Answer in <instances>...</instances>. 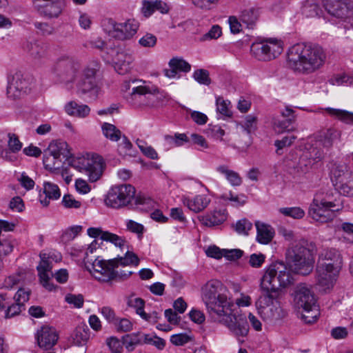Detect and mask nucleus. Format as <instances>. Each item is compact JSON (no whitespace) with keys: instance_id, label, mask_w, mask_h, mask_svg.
I'll return each instance as SVG.
<instances>
[{"instance_id":"1","label":"nucleus","mask_w":353,"mask_h":353,"mask_svg":"<svg viewBox=\"0 0 353 353\" xmlns=\"http://www.w3.org/2000/svg\"><path fill=\"white\" fill-rule=\"evenodd\" d=\"M325 59L323 49L313 43H296L288 52L289 67L303 74H310L319 70L324 65Z\"/></svg>"},{"instance_id":"2","label":"nucleus","mask_w":353,"mask_h":353,"mask_svg":"<svg viewBox=\"0 0 353 353\" xmlns=\"http://www.w3.org/2000/svg\"><path fill=\"white\" fill-rule=\"evenodd\" d=\"M316 251V244L305 240L289 248L286 258L290 269L296 274L308 275L314 268Z\"/></svg>"},{"instance_id":"3","label":"nucleus","mask_w":353,"mask_h":353,"mask_svg":"<svg viewBox=\"0 0 353 353\" xmlns=\"http://www.w3.org/2000/svg\"><path fill=\"white\" fill-rule=\"evenodd\" d=\"M292 276L282 262L272 263L261 279L262 294L279 296V290L292 282Z\"/></svg>"},{"instance_id":"4","label":"nucleus","mask_w":353,"mask_h":353,"mask_svg":"<svg viewBox=\"0 0 353 353\" xmlns=\"http://www.w3.org/2000/svg\"><path fill=\"white\" fill-rule=\"evenodd\" d=\"M221 287V283L219 281L212 280L202 288V299L211 315L221 314L223 310L225 312H230L228 306L232 301L227 296L219 293Z\"/></svg>"},{"instance_id":"5","label":"nucleus","mask_w":353,"mask_h":353,"mask_svg":"<svg viewBox=\"0 0 353 353\" xmlns=\"http://www.w3.org/2000/svg\"><path fill=\"white\" fill-rule=\"evenodd\" d=\"M136 190L130 184H121L112 186L105 199V205L114 209H120L128 206L133 199L136 205L145 203V198L135 197Z\"/></svg>"},{"instance_id":"6","label":"nucleus","mask_w":353,"mask_h":353,"mask_svg":"<svg viewBox=\"0 0 353 353\" xmlns=\"http://www.w3.org/2000/svg\"><path fill=\"white\" fill-rule=\"evenodd\" d=\"M228 309L230 312H221V314L216 315L219 322L225 325L236 338L247 336L249 325L246 316L240 313L239 308L232 302L229 304Z\"/></svg>"},{"instance_id":"7","label":"nucleus","mask_w":353,"mask_h":353,"mask_svg":"<svg viewBox=\"0 0 353 353\" xmlns=\"http://www.w3.org/2000/svg\"><path fill=\"white\" fill-rule=\"evenodd\" d=\"M277 298L278 296L261 294L256 302L259 313L265 320L276 322L287 316V312L281 306Z\"/></svg>"},{"instance_id":"8","label":"nucleus","mask_w":353,"mask_h":353,"mask_svg":"<svg viewBox=\"0 0 353 353\" xmlns=\"http://www.w3.org/2000/svg\"><path fill=\"white\" fill-rule=\"evenodd\" d=\"M70 165L77 170L85 173L90 182L97 181L102 175L103 160L99 156L74 157Z\"/></svg>"},{"instance_id":"9","label":"nucleus","mask_w":353,"mask_h":353,"mask_svg":"<svg viewBox=\"0 0 353 353\" xmlns=\"http://www.w3.org/2000/svg\"><path fill=\"white\" fill-rule=\"evenodd\" d=\"M283 50V43L273 38L256 41L250 47L252 56L262 61L276 59L282 53Z\"/></svg>"},{"instance_id":"10","label":"nucleus","mask_w":353,"mask_h":353,"mask_svg":"<svg viewBox=\"0 0 353 353\" xmlns=\"http://www.w3.org/2000/svg\"><path fill=\"white\" fill-rule=\"evenodd\" d=\"M336 205L332 201H327L323 197V193L315 194L309 208L310 216L316 221L327 223L334 217V212L339 208H335Z\"/></svg>"},{"instance_id":"11","label":"nucleus","mask_w":353,"mask_h":353,"mask_svg":"<svg viewBox=\"0 0 353 353\" xmlns=\"http://www.w3.org/2000/svg\"><path fill=\"white\" fill-rule=\"evenodd\" d=\"M102 26L110 37L121 41L131 39L139 28V23L134 19L117 23L112 19H105L103 21Z\"/></svg>"},{"instance_id":"12","label":"nucleus","mask_w":353,"mask_h":353,"mask_svg":"<svg viewBox=\"0 0 353 353\" xmlns=\"http://www.w3.org/2000/svg\"><path fill=\"white\" fill-rule=\"evenodd\" d=\"M80 69V63L73 57L67 55L59 57L52 67V72L61 82L74 81Z\"/></svg>"},{"instance_id":"13","label":"nucleus","mask_w":353,"mask_h":353,"mask_svg":"<svg viewBox=\"0 0 353 353\" xmlns=\"http://www.w3.org/2000/svg\"><path fill=\"white\" fill-rule=\"evenodd\" d=\"M132 91L125 95L126 100L134 105H153V101L144 103V99H150L159 92V88L155 85H145V82L139 79H131Z\"/></svg>"},{"instance_id":"14","label":"nucleus","mask_w":353,"mask_h":353,"mask_svg":"<svg viewBox=\"0 0 353 353\" xmlns=\"http://www.w3.org/2000/svg\"><path fill=\"white\" fill-rule=\"evenodd\" d=\"M70 155L68 145L65 141H52L48 145L43 158L44 167L47 170L58 169L61 163V157L68 158Z\"/></svg>"},{"instance_id":"15","label":"nucleus","mask_w":353,"mask_h":353,"mask_svg":"<svg viewBox=\"0 0 353 353\" xmlns=\"http://www.w3.org/2000/svg\"><path fill=\"white\" fill-rule=\"evenodd\" d=\"M98 69V63H94L93 67L89 65L83 70L82 77L77 83L79 94H88L90 99L92 100L97 98L99 88L97 84L96 73Z\"/></svg>"},{"instance_id":"16","label":"nucleus","mask_w":353,"mask_h":353,"mask_svg":"<svg viewBox=\"0 0 353 353\" xmlns=\"http://www.w3.org/2000/svg\"><path fill=\"white\" fill-rule=\"evenodd\" d=\"M107 54L110 57H107L114 65L115 70L119 74H125L132 68L134 58L132 55L120 48H111L108 49Z\"/></svg>"},{"instance_id":"17","label":"nucleus","mask_w":353,"mask_h":353,"mask_svg":"<svg viewBox=\"0 0 353 353\" xmlns=\"http://www.w3.org/2000/svg\"><path fill=\"white\" fill-rule=\"evenodd\" d=\"M90 264L91 268H88V270L96 279L102 282L112 281L113 268H117L116 260L105 261L95 259Z\"/></svg>"},{"instance_id":"18","label":"nucleus","mask_w":353,"mask_h":353,"mask_svg":"<svg viewBox=\"0 0 353 353\" xmlns=\"http://www.w3.org/2000/svg\"><path fill=\"white\" fill-rule=\"evenodd\" d=\"M31 90V83L29 79L21 73H16L7 88L8 97L13 100L23 98Z\"/></svg>"},{"instance_id":"19","label":"nucleus","mask_w":353,"mask_h":353,"mask_svg":"<svg viewBox=\"0 0 353 353\" xmlns=\"http://www.w3.org/2000/svg\"><path fill=\"white\" fill-rule=\"evenodd\" d=\"M316 265L341 271L343 257L340 252L335 248H323L319 254Z\"/></svg>"},{"instance_id":"20","label":"nucleus","mask_w":353,"mask_h":353,"mask_svg":"<svg viewBox=\"0 0 353 353\" xmlns=\"http://www.w3.org/2000/svg\"><path fill=\"white\" fill-rule=\"evenodd\" d=\"M324 7L330 14L341 19H346L353 14L352 0H327Z\"/></svg>"},{"instance_id":"21","label":"nucleus","mask_w":353,"mask_h":353,"mask_svg":"<svg viewBox=\"0 0 353 353\" xmlns=\"http://www.w3.org/2000/svg\"><path fill=\"white\" fill-rule=\"evenodd\" d=\"M339 272V270H334L316 265L315 270L316 284L323 291L332 288Z\"/></svg>"},{"instance_id":"22","label":"nucleus","mask_w":353,"mask_h":353,"mask_svg":"<svg viewBox=\"0 0 353 353\" xmlns=\"http://www.w3.org/2000/svg\"><path fill=\"white\" fill-rule=\"evenodd\" d=\"M36 339L40 348L50 350L57 344L59 335L53 327L44 325L37 331Z\"/></svg>"},{"instance_id":"23","label":"nucleus","mask_w":353,"mask_h":353,"mask_svg":"<svg viewBox=\"0 0 353 353\" xmlns=\"http://www.w3.org/2000/svg\"><path fill=\"white\" fill-rule=\"evenodd\" d=\"M329 175L334 186L341 182L353 173L350 170L348 165L343 161H332L328 165Z\"/></svg>"},{"instance_id":"24","label":"nucleus","mask_w":353,"mask_h":353,"mask_svg":"<svg viewBox=\"0 0 353 353\" xmlns=\"http://www.w3.org/2000/svg\"><path fill=\"white\" fill-rule=\"evenodd\" d=\"M294 301L299 310L316 304V300L314 294L305 285L297 286L295 291Z\"/></svg>"},{"instance_id":"25","label":"nucleus","mask_w":353,"mask_h":353,"mask_svg":"<svg viewBox=\"0 0 353 353\" xmlns=\"http://www.w3.org/2000/svg\"><path fill=\"white\" fill-rule=\"evenodd\" d=\"M341 132L334 128L323 130L316 135V144L328 150L339 139Z\"/></svg>"},{"instance_id":"26","label":"nucleus","mask_w":353,"mask_h":353,"mask_svg":"<svg viewBox=\"0 0 353 353\" xmlns=\"http://www.w3.org/2000/svg\"><path fill=\"white\" fill-rule=\"evenodd\" d=\"M128 305L130 307L134 308L137 314H139L143 319L148 322H155L157 319V313L154 312L152 314H147L144 311L145 301L141 298L130 296L128 299Z\"/></svg>"},{"instance_id":"27","label":"nucleus","mask_w":353,"mask_h":353,"mask_svg":"<svg viewBox=\"0 0 353 353\" xmlns=\"http://www.w3.org/2000/svg\"><path fill=\"white\" fill-rule=\"evenodd\" d=\"M199 221L205 226L213 227L223 223L227 219L225 210H214L210 214L198 217Z\"/></svg>"},{"instance_id":"28","label":"nucleus","mask_w":353,"mask_h":353,"mask_svg":"<svg viewBox=\"0 0 353 353\" xmlns=\"http://www.w3.org/2000/svg\"><path fill=\"white\" fill-rule=\"evenodd\" d=\"M38 12L47 17H57L62 11V3L60 0L49 1L44 4H37Z\"/></svg>"},{"instance_id":"29","label":"nucleus","mask_w":353,"mask_h":353,"mask_svg":"<svg viewBox=\"0 0 353 353\" xmlns=\"http://www.w3.org/2000/svg\"><path fill=\"white\" fill-rule=\"evenodd\" d=\"M256 228V241L261 244L270 243L274 236V229L269 225L260 221L255 223Z\"/></svg>"},{"instance_id":"30","label":"nucleus","mask_w":353,"mask_h":353,"mask_svg":"<svg viewBox=\"0 0 353 353\" xmlns=\"http://www.w3.org/2000/svg\"><path fill=\"white\" fill-rule=\"evenodd\" d=\"M43 193L45 196L42 198V195H40V202L45 207L49 205L50 199L57 200L61 196L58 185L50 182L43 183Z\"/></svg>"},{"instance_id":"31","label":"nucleus","mask_w":353,"mask_h":353,"mask_svg":"<svg viewBox=\"0 0 353 353\" xmlns=\"http://www.w3.org/2000/svg\"><path fill=\"white\" fill-rule=\"evenodd\" d=\"M23 48L35 60H40L46 55L45 45L37 41H27Z\"/></svg>"},{"instance_id":"32","label":"nucleus","mask_w":353,"mask_h":353,"mask_svg":"<svg viewBox=\"0 0 353 353\" xmlns=\"http://www.w3.org/2000/svg\"><path fill=\"white\" fill-rule=\"evenodd\" d=\"M210 199L205 195H197L192 199H185L183 204L194 212H199L208 207Z\"/></svg>"},{"instance_id":"33","label":"nucleus","mask_w":353,"mask_h":353,"mask_svg":"<svg viewBox=\"0 0 353 353\" xmlns=\"http://www.w3.org/2000/svg\"><path fill=\"white\" fill-rule=\"evenodd\" d=\"M73 343L75 345L83 346L86 345L90 339V329L85 324L79 325L71 335Z\"/></svg>"},{"instance_id":"34","label":"nucleus","mask_w":353,"mask_h":353,"mask_svg":"<svg viewBox=\"0 0 353 353\" xmlns=\"http://www.w3.org/2000/svg\"><path fill=\"white\" fill-rule=\"evenodd\" d=\"M65 111L70 116L85 118L90 114V108L87 105L78 104L72 101L65 104Z\"/></svg>"},{"instance_id":"35","label":"nucleus","mask_w":353,"mask_h":353,"mask_svg":"<svg viewBox=\"0 0 353 353\" xmlns=\"http://www.w3.org/2000/svg\"><path fill=\"white\" fill-rule=\"evenodd\" d=\"M299 314L300 319L304 323L311 324L317 320L320 312L319 306L316 304L311 307L301 308V310H299Z\"/></svg>"},{"instance_id":"36","label":"nucleus","mask_w":353,"mask_h":353,"mask_svg":"<svg viewBox=\"0 0 353 353\" xmlns=\"http://www.w3.org/2000/svg\"><path fill=\"white\" fill-rule=\"evenodd\" d=\"M216 171L225 175L226 179L232 186H239L242 184L243 180L240 175L228 168L227 165H221L216 168Z\"/></svg>"},{"instance_id":"37","label":"nucleus","mask_w":353,"mask_h":353,"mask_svg":"<svg viewBox=\"0 0 353 353\" xmlns=\"http://www.w3.org/2000/svg\"><path fill=\"white\" fill-rule=\"evenodd\" d=\"M139 332L128 334L122 336V343L128 352H132L136 346L141 345Z\"/></svg>"},{"instance_id":"38","label":"nucleus","mask_w":353,"mask_h":353,"mask_svg":"<svg viewBox=\"0 0 353 353\" xmlns=\"http://www.w3.org/2000/svg\"><path fill=\"white\" fill-rule=\"evenodd\" d=\"M335 189L344 196H353V174L342 179L334 185Z\"/></svg>"},{"instance_id":"39","label":"nucleus","mask_w":353,"mask_h":353,"mask_svg":"<svg viewBox=\"0 0 353 353\" xmlns=\"http://www.w3.org/2000/svg\"><path fill=\"white\" fill-rule=\"evenodd\" d=\"M258 10L250 8L243 10L241 12V20L245 23L248 28H252L258 19Z\"/></svg>"},{"instance_id":"40","label":"nucleus","mask_w":353,"mask_h":353,"mask_svg":"<svg viewBox=\"0 0 353 353\" xmlns=\"http://www.w3.org/2000/svg\"><path fill=\"white\" fill-rule=\"evenodd\" d=\"M103 134L112 141H117L121 138V132L115 125L104 123L102 125Z\"/></svg>"},{"instance_id":"41","label":"nucleus","mask_w":353,"mask_h":353,"mask_svg":"<svg viewBox=\"0 0 353 353\" xmlns=\"http://www.w3.org/2000/svg\"><path fill=\"white\" fill-rule=\"evenodd\" d=\"M292 118L291 119H274L273 121V128L276 133L281 134L285 132H290L294 130L292 126Z\"/></svg>"},{"instance_id":"42","label":"nucleus","mask_w":353,"mask_h":353,"mask_svg":"<svg viewBox=\"0 0 353 353\" xmlns=\"http://www.w3.org/2000/svg\"><path fill=\"white\" fill-rule=\"evenodd\" d=\"M326 110L330 114L336 117L343 123L353 125V112L332 108H327Z\"/></svg>"},{"instance_id":"43","label":"nucleus","mask_w":353,"mask_h":353,"mask_svg":"<svg viewBox=\"0 0 353 353\" xmlns=\"http://www.w3.org/2000/svg\"><path fill=\"white\" fill-rule=\"evenodd\" d=\"M112 260L117 261V268L119 265L127 266L134 265L137 266L139 263V259L136 254L127 251L123 257L114 258Z\"/></svg>"},{"instance_id":"44","label":"nucleus","mask_w":353,"mask_h":353,"mask_svg":"<svg viewBox=\"0 0 353 353\" xmlns=\"http://www.w3.org/2000/svg\"><path fill=\"white\" fill-rule=\"evenodd\" d=\"M170 68H174L176 72H188L191 70V65L189 63L180 57H174L168 63Z\"/></svg>"},{"instance_id":"45","label":"nucleus","mask_w":353,"mask_h":353,"mask_svg":"<svg viewBox=\"0 0 353 353\" xmlns=\"http://www.w3.org/2000/svg\"><path fill=\"white\" fill-rule=\"evenodd\" d=\"M101 240L110 242L120 248L127 243V241L124 238L109 232L103 233Z\"/></svg>"},{"instance_id":"46","label":"nucleus","mask_w":353,"mask_h":353,"mask_svg":"<svg viewBox=\"0 0 353 353\" xmlns=\"http://www.w3.org/2000/svg\"><path fill=\"white\" fill-rule=\"evenodd\" d=\"M279 212L286 216L293 219H301L305 215V212L299 207L282 208Z\"/></svg>"},{"instance_id":"47","label":"nucleus","mask_w":353,"mask_h":353,"mask_svg":"<svg viewBox=\"0 0 353 353\" xmlns=\"http://www.w3.org/2000/svg\"><path fill=\"white\" fill-rule=\"evenodd\" d=\"M234 230L239 234L248 235L252 228V223L247 219L239 220L233 226Z\"/></svg>"},{"instance_id":"48","label":"nucleus","mask_w":353,"mask_h":353,"mask_svg":"<svg viewBox=\"0 0 353 353\" xmlns=\"http://www.w3.org/2000/svg\"><path fill=\"white\" fill-rule=\"evenodd\" d=\"M82 230L80 225H74L65 230L62 236V241L66 243L73 240Z\"/></svg>"},{"instance_id":"49","label":"nucleus","mask_w":353,"mask_h":353,"mask_svg":"<svg viewBox=\"0 0 353 353\" xmlns=\"http://www.w3.org/2000/svg\"><path fill=\"white\" fill-rule=\"evenodd\" d=\"M193 78L200 84L209 85L211 79L209 77V72L204 69H199L194 72Z\"/></svg>"},{"instance_id":"50","label":"nucleus","mask_w":353,"mask_h":353,"mask_svg":"<svg viewBox=\"0 0 353 353\" xmlns=\"http://www.w3.org/2000/svg\"><path fill=\"white\" fill-rule=\"evenodd\" d=\"M106 344L112 353H121L123 347H124L122 343V340L120 341L118 338L114 336L108 338L106 339Z\"/></svg>"},{"instance_id":"51","label":"nucleus","mask_w":353,"mask_h":353,"mask_svg":"<svg viewBox=\"0 0 353 353\" xmlns=\"http://www.w3.org/2000/svg\"><path fill=\"white\" fill-rule=\"evenodd\" d=\"M256 117L254 115L249 114L245 117L244 123L242 124V127L248 134H251L256 130Z\"/></svg>"},{"instance_id":"52","label":"nucleus","mask_w":353,"mask_h":353,"mask_svg":"<svg viewBox=\"0 0 353 353\" xmlns=\"http://www.w3.org/2000/svg\"><path fill=\"white\" fill-rule=\"evenodd\" d=\"M8 148L13 152H18L22 148V143L19 141V137L13 133H8Z\"/></svg>"},{"instance_id":"53","label":"nucleus","mask_w":353,"mask_h":353,"mask_svg":"<svg viewBox=\"0 0 353 353\" xmlns=\"http://www.w3.org/2000/svg\"><path fill=\"white\" fill-rule=\"evenodd\" d=\"M216 110L223 116L230 117L231 112L228 108L230 101L224 100L223 97H219L216 100Z\"/></svg>"},{"instance_id":"54","label":"nucleus","mask_w":353,"mask_h":353,"mask_svg":"<svg viewBox=\"0 0 353 353\" xmlns=\"http://www.w3.org/2000/svg\"><path fill=\"white\" fill-rule=\"evenodd\" d=\"M65 301L75 307L81 308L83 305L84 299L82 294H68L65 297Z\"/></svg>"},{"instance_id":"55","label":"nucleus","mask_w":353,"mask_h":353,"mask_svg":"<svg viewBox=\"0 0 353 353\" xmlns=\"http://www.w3.org/2000/svg\"><path fill=\"white\" fill-rule=\"evenodd\" d=\"M191 340V337L185 333L173 334L170 337V342L174 345H183Z\"/></svg>"},{"instance_id":"56","label":"nucleus","mask_w":353,"mask_h":353,"mask_svg":"<svg viewBox=\"0 0 353 353\" xmlns=\"http://www.w3.org/2000/svg\"><path fill=\"white\" fill-rule=\"evenodd\" d=\"M30 291L24 288H19L14 297L15 302L24 306V303L29 300Z\"/></svg>"},{"instance_id":"57","label":"nucleus","mask_w":353,"mask_h":353,"mask_svg":"<svg viewBox=\"0 0 353 353\" xmlns=\"http://www.w3.org/2000/svg\"><path fill=\"white\" fill-rule=\"evenodd\" d=\"M62 203L66 208L78 209L81 206V203L76 200L71 194H65L62 199Z\"/></svg>"},{"instance_id":"58","label":"nucleus","mask_w":353,"mask_h":353,"mask_svg":"<svg viewBox=\"0 0 353 353\" xmlns=\"http://www.w3.org/2000/svg\"><path fill=\"white\" fill-rule=\"evenodd\" d=\"M40 257L41 261L39 265L37 266V270L39 272V276L41 273L48 274V272L51 270V265L48 260L47 259V256L46 254H41Z\"/></svg>"},{"instance_id":"59","label":"nucleus","mask_w":353,"mask_h":353,"mask_svg":"<svg viewBox=\"0 0 353 353\" xmlns=\"http://www.w3.org/2000/svg\"><path fill=\"white\" fill-rule=\"evenodd\" d=\"M157 37L152 34L147 33L139 39V44L143 47H154L157 43Z\"/></svg>"},{"instance_id":"60","label":"nucleus","mask_w":353,"mask_h":353,"mask_svg":"<svg viewBox=\"0 0 353 353\" xmlns=\"http://www.w3.org/2000/svg\"><path fill=\"white\" fill-rule=\"evenodd\" d=\"M221 198L223 200H230L234 202L235 206L243 205L245 203V200L244 199L245 196L244 195H241V196L234 195L232 192H230L228 194H224L221 195Z\"/></svg>"},{"instance_id":"61","label":"nucleus","mask_w":353,"mask_h":353,"mask_svg":"<svg viewBox=\"0 0 353 353\" xmlns=\"http://www.w3.org/2000/svg\"><path fill=\"white\" fill-rule=\"evenodd\" d=\"M22 279L21 274H14L8 276L4 280L3 287L7 289H12L14 286L19 284Z\"/></svg>"},{"instance_id":"62","label":"nucleus","mask_w":353,"mask_h":353,"mask_svg":"<svg viewBox=\"0 0 353 353\" xmlns=\"http://www.w3.org/2000/svg\"><path fill=\"white\" fill-rule=\"evenodd\" d=\"M295 136L285 137L281 140H276L274 143V145L276 147V152L279 154V151L285 147L290 146L295 140Z\"/></svg>"},{"instance_id":"63","label":"nucleus","mask_w":353,"mask_h":353,"mask_svg":"<svg viewBox=\"0 0 353 353\" xmlns=\"http://www.w3.org/2000/svg\"><path fill=\"white\" fill-rule=\"evenodd\" d=\"M265 259L263 254H252L250 256L249 263L253 268H259L264 263Z\"/></svg>"},{"instance_id":"64","label":"nucleus","mask_w":353,"mask_h":353,"mask_svg":"<svg viewBox=\"0 0 353 353\" xmlns=\"http://www.w3.org/2000/svg\"><path fill=\"white\" fill-rule=\"evenodd\" d=\"M22 310H24V306L15 303L11 305H8V309L6 312V317L11 318L15 315L19 314Z\"/></svg>"}]
</instances>
